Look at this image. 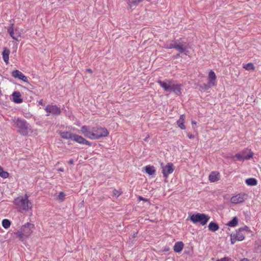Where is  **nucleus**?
I'll return each instance as SVG.
<instances>
[{"mask_svg": "<svg viewBox=\"0 0 261 261\" xmlns=\"http://www.w3.org/2000/svg\"><path fill=\"white\" fill-rule=\"evenodd\" d=\"M210 219V217L209 216L199 213L194 214L190 217V220H191L193 223L196 224L199 223L202 226L207 224Z\"/></svg>", "mask_w": 261, "mask_h": 261, "instance_id": "obj_6", "label": "nucleus"}, {"mask_svg": "<svg viewBox=\"0 0 261 261\" xmlns=\"http://www.w3.org/2000/svg\"><path fill=\"white\" fill-rule=\"evenodd\" d=\"M207 84L210 87H213L216 85V76L215 73L211 70L207 76Z\"/></svg>", "mask_w": 261, "mask_h": 261, "instance_id": "obj_13", "label": "nucleus"}, {"mask_svg": "<svg viewBox=\"0 0 261 261\" xmlns=\"http://www.w3.org/2000/svg\"><path fill=\"white\" fill-rule=\"evenodd\" d=\"M65 193H64L63 192H61L58 195L57 200L61 202H63L64 200V198H65Z\"/></svg>", "mask_w": 261, "mask_h": 261, "instance_id": "obj_30", "label": "nucleus"}, {"mask_svg": "<svg viewBox=\"0 0 261 261\" xmlns=\"http://www.w3.org/2000/svg\"><path fill=\"white\" fill-rule=\"evenodd\" d=\"M162 168V173L164 177L167 178L169 174L173 173L175 170V167L172 163H168L167 165H164L163 163L160 164Z\"/></svg>", "mask_w": 261, "mask_h": 261, "instance_id": "obj_8", "label": "nucleus"}, {"mask_svg": "<svg viewBox=\"0 0 261 261\" xmlns=\"http://www.w3.org/2000/svg\"><path fill=\"white\" fill-rule=\"evenodd\" d=\"M136 234H137V233L133 234V238H135V237H136Z\"/></svg>", "mask_w": 261, "mask_h": 261, "instance_id": "obj_45", "label": "nucleus"}, {"mask_svg": "<svg viewBox=\"0 0 261 261\" xmlns=\"http://www.w3.org/2000/svg\"><path fill=\"white\" fill-rule=\"evenodd\" d=\"M61 137L65 139H72L75 134L69 133L68 132H63L59 133Z\"/></svg>", "mask_w": 261, "mask_h": 261, "instance_id": "obj_20", "label": "nucleus"}, {"mask_svg": "<svg viewBox=\"0 0 261 261\" xmlns=\"http://www.w3.org/2000/svg\"><path fill=\"white\" fill-rule=\"evenodd\" d=\"M13 204L16 208L21 212L31 211L33 206L32 202L29 199V195L27 194L23 196L15 198L13 200Z\"/></svg>", "mask_w": 261, "mask_h": 261, "instance_id": "obj_2", "label": "nucleus"}, {"mask_svg": "<svg viewBox=\"0 0 261 261\" xmlns=\"http://www.w3.org/2000/svg\"><path fill=\"white\" fill-rule=\"evenodd\" d=\"M87 72H89L90 74L92 73V70L89 68L87 69Z\"/></svg>", "mask_w": 261, "mask_h": 261, "instance_id": "obj_39", "label": "nucleus"}, {"mask_svg": "<svg viewBox=\"0 0 261 261\" xmlns=\"http://www.w3.org/2000/svg\"><path fill=\"white\" fill-rule=\"evenodd\" d=\"M12 76L15 79H18L25 83H28L27 77L18 69L12 71Z\"/></svg>", "mask_w": 261, "mask_h": 261, "instance_id": "obj_12", "label": "nucleus"}, {"mask_svg": "<svg viewBox=\"0 0 261 261\" xmlns=\"http://www.w3.org/2000/svg\"><path fill=\"white\" fill-rule=\"evenodd\" d=\"M208 229H209L211 231L215 232L219 229V225L215 222H211L209 225H208Z\"/></svg>", "mask_w": 261, "mask_h": 261, "instance_id": "obj_21", "label": "nucleus"}, {"mask_svg": "<svg viewBox=\"0 0 261 261\" xmlns=\"http://www.w3.org/2000/svg\"><path fill=\"white\" fill-rule=\"evenodd\" d=\"M248 230V227L245 226L243 228H240L237 231L236 234L231 235V243L234 244L236 241H242L245 239V231Z\"/></svg>", "mask_w": 261, "mask_h": 261, "instance_id": "obj_7", "label": "nucleus"}, {"mask_svg": "<svg viewBox=\"0 0 261 261\" xmlns=\"http://www.w3.org/2000/svg\"><path fill=\"white\" fill-rule=\"evenodd\" d=\"M39 105H42V100H40L39 102Z\"/></svg>", "mask_w": 261, "mask_h": 261, "instance_id": "obj_44", "label": "nucleus"}, {"mask_svg": "<svg viewBox=\"0 0 261 261\" xmlns=\"http://www.w3.org/2000/svg\"><path fill=\"white\" fill-rule=\"evenodd\" d=\"M34 230V224L28 222L21 226L20 229L15 232V234L21 241H23L25 239L30 237Z\"/></svg>", "mask_w": 261, "mask_h": 261, "instance_id": "obj_4", "label": "nucleus"}, {"mask_svg": "<svg viewBox=\"0 0 261 261\" xmlns=\"http://www.w3.org/2000/svg\"><path fill=\"white\" fill-rule=\"evenodd\" d=\"M253 154V152H249V154H247V155H244L239 153L235 154L234 156L232 157V158L234 159L235 158L237 159V160L244 161L245 160H248L252 158Z\"/></svg>", "mask_w": 261, "mask_h": 261, "instance_id": "obj_15", "label": "nucleus"}, {"mask_svg": "<svg viewBox=\"0 0 261 261\" xmlns=\"http://www.w3.org/2000/svg\"><path fill=\"white\" fill-rule=\"evenodd\" d=\"M247 199V195L240 193L236 195H234L231 198L230 202L232 204H238L239 203H241L245 201Z\"/></svg>", "mask_w": 261, "mask_h": 261, "instance_id": "obj_9", "label": "nucleus"}, {"mask_svg": "<svg viewBox=\"0 0 261 261\" xmlns=\"http://www.w3.org/2000/svg\"><path fill=\"white\" fill-rule=\"evenodd\" d=\"M240 261H249V260L247 258H244L243 259H242Z\"/></svg>", "mask_w": 261, "mask_h": 261, "instance_id": "obj_41", "label": "nucleus"}, {"mask_svg": "<svg viewBox=\"0 0 261 261\" xmlns=\"http://www.w3.org/2000/svg\"><path fill=\"white\" fill-rule=\"evenodd\" d=\"M188 137L190 139H194V136L191 134H188Z\"/></svg>", "mask_w": 261, "mask_h": 261, "instance_id": "obj_37", "label": "nucleus"}, {"mask_svg": "<svg viewBox=\"0 0 261 261\" xmlns=\"http://www.w3.org/2000/svg\"><path fill=\"white\" fill-rule=\"evenodd\" d=\"M81 133L85 137L90 139H99L108 136V130L101 126H95L89 128L87 126H83L81 127Z\"/></svg>", "mask_w": 261, "mask_h": 261, "instance_id": "obj_1", "label": "nucleus"}, {"mask_svg": "<svg viewBox=\"0 0 261 261\" xmlns=\"http://www.w3.org/2000/svg\"><path fill=\"white\" fill-rule=\"evenodd\" d=\"M45 111L47 113L46 116H49L50 114L58 116L61 112L60 108L56 105H47L45 108Z\"/></svg>", "mask_w": 261, "mask_h": 261, "instance_id": "obj_10", "label": "nucleus"}, {"mask_svg": "<svg viewBox=\"0 0 261 261\" xmlns=\"http://www.w3.org/2000/svg\"><path fill=\"white\" fill-rule=\"evenodd\" d=\"M220 261H231V259L228 257H224L221 258V259H220Z\"/></svg>", "mask_w": 261, "mask_h": 261, "instance_id": "obj_35", "label": "nucleus"}, {"mask_svg": "<svg viewBox=\"0 0 261 261\" xmlns=\"http://www.w3.org/2000/svg\"><path fill=\"white\" fill-rule=\"evenodd\" d=\"M13 125L17 129V133L23 136H28L33 132L31 126L25 120L20 118H15L12 120Z\"/></svg>", "mask_w": 261, "mask_h": 261, "instance_id": "obj_3", "label": "nucleus"}, {"mask_svg": "<svg viewBox=\"0 0 261 261\" xmlns=\"http://www.w3.org/2000/svg\"><path fill=\"white\" fill-rule=\"evenodd\" d=\"M249 152H252L251 151V150L246 149V150H244L240 152V153H241L244 155H246L247 154H249Z\"/></svg>", "mask_w": 261, "mask_h": 261, "instance_id": "obj_33", "label": "nucleus"}, {"mask_svg": "<svg viewBox=\"0 0 261 261\" xmlns=\"http://www.w3.org/2000/svg\"><path fill=\"white\" fill-rule=\"evenodd\" d=\"M68 164H69V165H73V160H72V159H71V160H69V161H68Z\"/></svg>", "mask_w": 261, "mask_h": 261, "instance_id": "obj_38", "label": "nucleus"}, {"mask_svg": "<svg viewBox=\"0 0 261 261\" xmlns=\"http://www.w3.org/2000/svg\"><path fill=\"white\" fill-rule=\"evenodd\" d=\"M10 53L9 49L6 47L4 48L3 52H2V58H3V60L6 64L9 63Z\"/></svg>", "mask_w": 261, "mask_h": 261, "instance_id": "obj_17", "label": "nucleus"}, {"mask_svg": "<svg viewBox=\"0 0 261 261\" xmlns=\"http://www.w3.org/2000/svg\"><path fill=\"white\" fill-rule=\"evenodd\" d=\"M185 122V116L181 115L180 116L179 119L176 121V125L181 129H186V126L184 125Z\"/></svg>", "mask_w": 261, "mask_h": 261, "instance_id": "obj_18", "label": "nucleus"}, {"mask_svg": "<svg viewBox=\"0 0 261 261\" xmlns=\"http://www.w3.org/2000/svg\"><path fill=\"white\" fill-rule=\"evenodd\" d=\"M160 87L164 90L165 92H173L177 96H180L181 94V87L180 84L172 85V81L157 82Z\"/></svg>", "mask_w": 261, "mask_h": 261, "instance_id": "obj_5", "label": "nucleus"}, {"mask_svg": "<svg viewBox=\"0 0 261 261\" xmlns=\"http://www.w3.org/2000/svg\"><path fill=\"white\" fill-rule=\"evenodd\" d=\"M220 173L217 171L211 172L209 175V180L211 182H216L220 180Z\"/></svg>", "mask_w": 261, "mask_h": 261, "instance_id": "obj_14", "label": "nucleus"}, {"mask_svg": "<svg viewBox=\"0 0 261 261\" xmlns=\"http://www.w3.org/2000/svg\"><path fill=\"white\" fill-rule=\"evenodd\" d=\"M216 261H219V259H218V260H216Z\"/></svg>", "mask_w": 261, "mask_h": 261, "instance_id": "obj_47", "label": "nucleus"}, {"mask_svg": "<svg viewBox=\"0 0 261 261\" xmlns=\"http://www.w3.org/2000/svg\"><path fill=\"white\" fill-rule=\"evenodd\" d=\"M13 101L16 103H20L23 101L21 98V94L19 91H14L12 93Z\"/></svg>", "mask_w": 261, "mask_h": 261, "instance_id": "obj_16", "label": "nucleus"}, {"mask_svg": "<svg viewBox=\"0 0 261 261\" xmlns=\"http://www.w3.org/2000/svg\"><path fill=\"white\" fill-rule=\"evenodd\" d=\"M113 194L115 196H116V197H118L121 194V193H120L117 190L114 189L113 190Z\"/></svg>", "mask_w": 261, "mask_h": 261, "instance_id": "obj_34", "label": "nucleus"}, {"mask_svg": "<svg viewBox=\"0 0 261 261\" xmlns=\"http://www.w3.org/2000/svg\"><path fill=\"white\" fill-rule=\"evenodd\" d=\"M174 48L179 53H184L186 50L187 47L181 44H176Z\"/></svg>", "mask_w": 261, "mask_h": 261, "instance_id": "obj_24", "label": "nucleus"}, {"mask_svg": "<svg viewBox=\"0 0 261 261\" xmlns=\"http://www.w3.org/2000/svg\"><path fill=\"white\" fill-rule=\"evenodd\" d=\"M173 42H174V43L169 44H165V48H167V49L175 48V46L176 44L175 43V41H173Z\"/></svg>", "mask_w": 261, "mask_h": 261, "instance_id": "obj_31", "label": "nucleus"}, {"mask_svg": "<svg viewBox=\"0 0 261 261\" xmlns=\"http://www.w3.org/2000/svg\"><path fill=\"white\" fill-rule=\"evenodd\" d=\"M0 95H2V91L0 90Z\"/></svg>", "mask_w": 261, "mask_h": 261, "instance_id": "obj_46", "label": "nucleus"}, {"mask_svg": "<svg viewBox=\"0 0 261 261\" xmlns=\"http://www.w3.org/2000/svg\"><path fill=\"white\" fill-rule=\"evenodd\" d=\"M184 248V243L181 242H177L175 243L174 246H173V250L175 252H180Z\"/></svg>", "mask_w": 261, "mask_h": 261, "instance_id": "obj_19", "label": "nucleus"}, {"mask_svg": "<svg viewBox=\"0 0 261 261\" xmlns=\"http://www.w3.org/2000/svg\"><path fill=\"white\" fill-rule=\"evenodd\" d=\"M192 124L196 125V121H192Z\"/></svg>", "mask_w": 261, "mask_h": 261, "instance_id": "obj_43", "label": "nucleus"}, {"mask_svg": "<svg viewBox=\"0 0 261 261\" xmlns=\"http://www.w3.org/2000/svg\"><path fill=\"white\" fill-rule=\"evenodd\" d=\"M139 200H141V201H145V202H147V199L143 197H141V196H139Z\"/></svg>", "mask_w": 261, "mask_h": 261, "instance_id": "obj_36", "label": "nucleus"}, {"mask_svg": "<svg viewBox=\"0 0 261 261\" xmlns=\"http://www.w3.org/2000/svg\"><path fill=\"white\" fill-rule=\"evenodd\" d=\"M228 226L230 227H236L238 225V219L236 217H234L228 222V224H227Z\"/></svg>", "mask_w": 261, "mask_h": 261, "instance_id": "obj_25", "label": "nucleus"}, {"mask_svg": "<svg viewBox=\"0 0 261 261\" xmlns=\"http://www.w3.org/2000/svg\"><path fill=\"white\" fill-rule=\"evenodd\" d=\"M204 89L205 90H207L208 88L209 87H210V86H208V85H204Z\"/></svg>", "mask_w": 261, "mask_h": 261, "instance_id": "obj_40", "label": "nucleus"}, {"mask_svg": "<svg viewBox=\"0 0 261 261\" xmlns=\"http://www.w3.org/2000/svg\"><path fill=\"white\" fill-rule=\"evenodd\" d=\"M9 173L7 171H5L4 169L0 166V177L7 178L9 177Z\"/></svg>", "mask_w": 261, "mask_h": 261, "instance_id": "obj_27", "label": "nucleus"}, {"mask_svg": "<svg viewBox=\"0 0 261 261\" xmlns=\"http://www.w3.org/2000/svg\"><path fill=\"white\" fill-rule=\"evenodd\" d=\"M71 140L82 145H91V143L89 141L79 135H74Z\"/></svg>", "mask_w": 261, "mask_h": 261, "instance_id": "obj_11", "label": "nucleus"}, {"mask_svg": "<svg viewBox=\"0 0 261 261\" xmlns=\"http://www.w3.org/2000/svg\"><path fill=\"white\" fill-rule=\"evenodd\" d=\"M243 68H245V69L247 70H253L254 69V65L253 63H248L246 64L243 65Z\"/></svg>", "mask_w": 261, "mask_h": 261, "instance_id": "obj_29", "label": "nucleus"}, {"mask_svg": "<svg viewBox=\"0 0 261 261\" xmlns=\"http://www.w3.org/2000/svg\"><path fill=\"white\" fill-rule=\"evenodd\" d=\"M11 224V222L9 220L7 219H4L3 221H2V226H3L5 228H8L10 227Z\"/></svg>", "mask_w": 261, "mask_h": 261, "instance_id": "obj_28", "label": "nucleus"}, {"mask_svg": "<svg viewBox=\"0 0 261 261\" xmlns=\"http://www.w3.org/2000/svg\"><path fill=\"white\" fill-rule=\"evenodd\" d=\"M144 0H132L130 3L133 5H138L139 3L142 2Z\"/></svg>", "mask_w": 261, "mask_h": 261, "instance_id": "obj_32", "label": "nucleus"}, {"mask_svg": "<svg viewBox=\"0 0 261 261\" xmlns=\"http://www.w3.org/2000/svg\"><path fill=\"white\" fill-rule=\"evenodd\" d=\"M245 183L248 186H255L257 185V180L254 178H249L245 180Z\"/></svg>", "mask_w": 261, "mask_h": 261, "instance_id": "obj_22", "label": "nucleus"}, {"mask_svg": "<svg viewBox=\"0 0 261 261\" xmlns=\"http://www.w3.org/2000/svg\"><path fill=\"white\" fill-rule=\"evenodd\" d=\"M146 173H148L149 175H152L155 173L154 167L152 166L147 165L145 167Z\"/></svg>", "mask_w": 261, "mask_h": 261, "instance_id": "obj_23", "label": "nucleus"}, {"mask_svg": "<svg viewBox=\"0 0 261 261\" xmlns=\"http://www.w3.org/2000/svg\"><path fill=\"white\" fill-rule=\"evenodd\" d=\"M58 171L63 172L64 171V169L63 168H60V169H58Z\"/></svg>", "mask_w": 261, "mask_h": 261, "instance_id": "obj_42", "label": "nucleus"}, {"mask_svg": "<svg viewBox=\"0 0 261 261\" xmlns=\"http://www.w3.org/2000/svg\"><path fill=\"white\" fill-rule=\"evenodd\" d=\"M7 31L8 33H9V35L11 37L13 38V39L16 40V37L14 35V32H13V24H11L10 25L9 27L7 28Z\"/></svg>", "mask_w": 261, "mask_h": 261, "instance_id": "obj_26", "label": "nucleus"}]
</instances>
